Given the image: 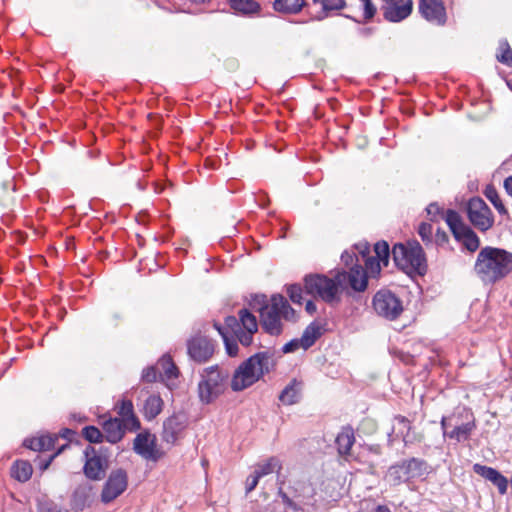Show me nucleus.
Segmentation results:
<instances>
[{"instance_id":"6e6552de","label":"nucleus","mask_w":512,"mask_h":512,"mask_svg":"<svg viewBox=\"0 0 512 512\" xmlns=\"http://www.w3.org/2000/svg\"><path fill=\"white\" fill-rule=\"evenodd\" d=\"M445 221L454 238L463 244L470 252H475L480 246V239L476 233L465 223L455 210L449 209L445 215Z\"/></svg>"},{"instance_id":"0eeeda50","label":"nucleus","mask_w":512,"mask_h":512,"mask_svg":"<svg viewBox=\"0 0 512 512\" xmlns=\"http://www.w3.org/2000/svg\"><path fill=\"white\" fill-rule=\"evenodd\" d=\"M428 464L425 460L412 457L390 466L387 478L393 485H400L410 479L420 478L427 473Z\"/></svg>"},{"instance_id":"473e14b6","label":"nucleus","mask_w":512,"mask_h":512,"mask_svg":"<svg viewBox=\"0 0 512 512\" xmlns=\"http://www.w3.org/2000/svg\"><path fill=\"white\" fill-rule=\"evenodd\" d=\"M496 59L498 62L512 67V49L507 39H501L496 51Z\"/></svg>"},{"instance_id":"423d86ee","label":"nucleus","mask_w":512,"mask_h":512,"mask_svg":"<svg viewBox=\"0 0 512 512\" xmlns=\"http://www.w3.org/2000/svg\"><path fill=\"white\" fill-rule=\"evenodd\" d=\"M197 391L199 401L204 405L213 403L227 388L229 374L218 365L203 368L199 372Z\"/></svg>"},{"instance_id":"f8f14e48","label":"nucleus","mask_w":512,"mask_h":512,"mask_svg":"<svg viewBox=\"0 0 512 512\" xmlns=\"http://www.w3.org/2000/svg\"><path fill=\"white\" fill-rule=\"evenodd\" d=\"M467 216L471 224L482 232L489 230L494 223L491 209L480 197H473L468 201Z\"/></svg>"},{"instance_id":"4d7b16f0","label":"nucleus","mask_w":512,"mask_h":512,"mask_svg":"<svg viewBox=\"0 0 512 512\" xmlns=\"http://www.w3.org/2000/svg\"><path fill=\"white\" fill-rule=\"evenodd\" d=\"M427 214L431 216V220H434L435 217L440 214L441 208L437 203H431L426 208Z\"/></svg>"},{"instance_id":"0e129e2a","label":"nucleus","mask_w":512,"mask_h":512,"mask_svg":"<svg viewBox=\"0 0 512 512\" xmlns=\"http://www.w3.org/2000/svg\"><path fill=\"white\" fill-rule=\"evenodd\" d=\"M404 0H385V2L387 4H400L402 3Z\"/></svg>"},{"instance_id":"c9c22d12","label":"nucleus","mask_w":512,"mask_h":512,"mask_svg":"<svg viewBox=\"0 0 512 512\" xmlns=\"http://www.w3.org/2000/svg\"><path fill=\"white\" fill-rule=\"evenodd\" d=\"M158 365L162 369V371L160 372V376H164L167 379H173L178 377V368L170 356H163L160 359Z\"/></svg>"},{"instance_id":"a19ab883","label":"nucleus","mask_w":512,"mask_h":512,"mask_svg":"<svg viewBox=\"0 0 512 512\" xmlns=\"http://www.w3.org/2000/svg\"><path fill=\"white\" fill-rule=\"evenodd\" d=\"M418 234L426 244L432 243L433 227L431 224L423 222L419 225Z\"/></svg>"},{"instance_id":"a878e982","label":"nucleus","mask_w":512,"mask_h":512,"mask_svg":"<svg viewBox=\"0 0 512 512\" xmlns=\"http://www.w3.org/2000/svg\"><path fill=\"white\" fill-rule=\"evenodd\" d=\"M32 473V465L28 461L17 460L11 467V476L19 482L28 481Z\"/></svg>"},{"instance_id":"c03bdc74","label":"nucleus","mask_w":512,"mask_h":512,"mask_svg":"<svg viewBox=\"0 0 512 512\" xmlns=\"http://www.w3.org/2000/svg\"><path fill=\"white\" fill-rule=\"evenodd\" d=\"M341 261L346 267H349V271L356 265H360L357 255L353 252L344 251L341 255Z\"/></svg>"},{"instance_id":"052dcab7","label":"nucleus","mask_w":512,"mask_h":512,"mask_svg":"<svg viewBox=\"0 0 512 512\" xmlns=\"http://www.w3.org/2000/svg\"><path fill=\"white\" fill-rule=\"evenodd\" d=\"M305 310L308 314L313 315L317 311V307L312 300H308L305 305Z\"/></svg>"},{"instance_id":"6e6d98bb","label":"nucleus","mask_w":512,"mask_h":512,"mask_svg":"<svg viewBox=\"0 0 512 512\" xmlns=\"http://www.w3.org/2000/svg\"><path fill=\"white\" fill-rule=\"evenodd\" d=\"M42 440H43L42 441V444H43L42 451H49L54 448L57 438L47 435V436H42Z\"/></svg>"},{"instance_id":"f257e3e1","label":"nucleus","mask_w":512,"mask_h":512,"mask_svg":"<svg viewBox=\"0 0 512 512\" xmlns=\"http://www.w3.org/2000/svg\"><path fill=\"white\" fill-rule=\"evenodd\" d=\"M355 276H359V272L355 271L351 275L347 271H337L333 277L326 275H307L304 278V286L307 294L321 298L330 305L339 304L341 301V293L347 287L354 292H364L366 290L365 280L357 281Z\"/></svg>"},{"instance_id":"1a4fd4ad","label":"nucleus","mask_w":512,"mask_h":512,"mask_svg":"<svg viewBox=\"0 0 512 512\" xmlns=\"http://www.w3.org/2000/svg\"><path fill=\"white\" fill-rule=\"evenodd\" d=\"M85 463L83 472L85 476L93 481H98L104 478L108 468V449L88 445L84 451Z\"/></svg>"},{"instance_id":"864d4df0","label":"nucleus","mask_w":512,"mask_h":512,"mask_svg":"<svg viewBox=\"0 0 512 512\" xmlns=\"http://www.w3.org/2000/svg\"><path fill=\"white\" fill-rule=\"evenodd\" d=\"M448 241H449L448 234L444 230L438 228L436 233H435V243H436V245L443 246L444 244L448 243Z\"/></svg>"},{"instance_id":"b1692460","label":"nucleus","mask_w":512,"mask_h":512,"mask_svg":"<svg viewBox=\"0 0 512 512\" xmlns=\"http://www.w3.org/2000/svg\"><path fill=\"white\" fill-rule=\"evenodd\" d=\"M355 443L354 431L351 427H344L337 435L335 444L339 455L347 457L350 455L351 448Z\"/></svg>"},{"instance_id":"c85d7f7f","label":"nucleus","mask_w":512,"mask_h":512,"mask_svg":"<svg viewBox=\"0 0 512 512\" xmlns=\"http://www.w3.org/2000/svg\"><path fill=\"white\" fill-rule=\"evenodd\" d=\"M304 3V0H275L273 8L280 13L296 14L302 9Z\"/></svg>"},{"instance_id":"3c124183","label":"nucleus","mask_w":512,"mask_h":512,"mask_svg":"<svg viewBox=\"0 0 512 512\" xmlns=\"http://www.w3.org/2000/svg\"><path fill=\"white\" fill-rule=\"evenodd\" d=\"M259 480H260V478L258 477V475L255 472L247 477L246 487H245L246 494H249L251 491H253L257 487Z\"/></svg>"},{"instance_id":"338daca9","label":"nucleus","mask_w":512,"mask_h":512,"mask_svg":"<svg viewBox=\"0 0 512 512\" xmlns=\"http://www.w3.org/2000/svg\"><path fill=\"white\" fill-rule=\"evenodd\" d=\"M508 86H509V88L512 90V81H511V82H508Z\"/></svg>"},{"instance_id":"5701e85b","label":"nucleus","mask_w":512,"mask_h":512,"mask_svg":"<svg viewBox=\"0 0 512 512\" xmlns=\"http://www.w3.org/2000/svg\"><path fill=\"white\" fill-rule=\"evenodd\" d=\"M104 439L111 444H116L124 437L122 421L118 418H110L103 423Z\"/></svg>"},{"instance_id":"39448f33","label":"nucleus","mask_w":512,"mask_h":512,"mask_svg":"<svg viewBox=\"0 0 512 512\" xmlns=\"http://www.w3.org/2000/svg\"><path fill=\"white\" fill-rule=\"evenodd\" d=\"M395 265L406 274H426L428 266L422 246L417 241L396 243L392 248Z\"/></svg>"},{"instance_id":"4468645a","label":"nucleus","mask_w":512,"mask_h":512,"mask_svg":"<svg viewBox=\"0 0 512 512\" xmlns=\"http://www.w3.org/2000/svg\"><path fill=\"white\" fill-rule=\"evenodd\" d=\"M127 485V472L122 468L113 470L103 486L101 501L105 504L112 502L126 490Z\"/></svg>"},{"instance_id":"4c0bfd02","label":"nucleus","mask_w":512,"mask_h":512,"mask_svg":"<svg viewBox=\"0 0 512 512\" xmlns=\"http://www.w3.org/2000/svg\"><path fill=\"white\" fill-rule=\"evenodd\" d=\"M484 194L500 214L507 213V210H506L504 204L502 203V201L499 197V194L494 186L487 185V187L485 188Z\"/></svg>"},{"instance_id":"a211bd4d","label":"nucleus","mask_w":512,"mask_h":512,"mask_svg":"<svg viewBox=\"0 0 512 512\" xmlns=\"http://www.w3.org/2000/svg\"><path fill=\"white\" fill-rule=\"evenodd\" d=\"M293 498L298 499V503L302 505V511L304 506H315L316 500V489L310 481L299 480L295 481L291 486Z\"/></svg>"},{"instance_id":"603ef678","label":"nucleus","mask_w":512,"mask_h":512,"mask_svg":"<svg viewBox=\"0 0 512 512\" xmlns=\"http://www.w3.org/2000/svg\"><path fill=\"white\" fill-rule=\"evenodd\" d=\"M225 325L226 329L230 328L233 333L235 334V331H239L241 329L240 322L235 316H227L225 318Z\"/></svg>"},{"instance_id":"ddd939ff","label":"nucleus","mask_w":512,"mask_h":512,"mask_svg":"<svg viewBox=\"0 0 512 512\" xmlns=\"http://www.w3.org/2000/svg\"><path fill=\"white\" fill-rule=\"evenodd\" d=\"M133 450L146 461L157 462L163 457V452L157 447L156 436L148 430L136 435Z\"/></svg>"},{"instance_id":"13d9d810","label":"nucleus","mask_w":512,"mask_h":512,"mask_svg":"<svg viewBox=\"0 0 512 512\" xmlns=\"http://www.w3.org/2000/svg\"><path fill=\"white\" fill-rule=\"evenodd\" d=\"M455 419V416L451 417H442L441 419V428L443 430V435L448 437L449 431L448 427L451 426V422Z\"/></svg>"},{"instance_id":"7c9ffc66","label":"nucleus","mask_w":512,"mask_h":512,"mask_svg":"<svg viewBox=\"0 0 512 512\" xmlns=\"http://www.w3.org/2000/svg\"><path fill=\"white\" fill-rule=\"evenodd\" d=\"M315 5H319L322 9L323 16L319 19L329 16L331 13L342 10L346 6L345 0H312Z\"/></svg>"},{"instance_id":"49530a36","label":"nucleus","mask_w":512,"mask_h":512,"mask_svg":"<svg viewBox=\"0 0 512 512\" xmlns=\"http://www.w3.org/2000/svg\"><path fill=\"white\" fill-rule=\"evenodd\" d=\"M158 374L160 375L158 368L153 366L147 367L142 372V380L147 383L155 382L157 380Z\"/></svg>"},{"instance_id":"680f3d73","label":"nucleus","mask_w":512,"mask_h":512,"mask_svg":"<svg viewBox=\"0 0 512 512\" xmlns=\"http://www.w3.org/2000/svg\"><path fill=\"white\" fill-rule=\"evenodd\" d=\"M504 188L506 192L512 196V175L507 177L504 181Z\"/></svg>"},{"instance_id":"09e8293b","label":"nucleus","mask_w":512,"mask_h":512,"mask_svg":"<svg viewBox=\"0 0 512 512\" xmlns=\"http://www.w3.org/2000/svg\"><path fill=\"white\" fill-rule=\"evenodd\" d=\"M42 436L36 437V438H30L26 439L23 443V445L26 448H29L33 451H42L43 450V444H42Z\"/></svg>"},{"instance_id":"9b49d317","label":"nucleus","mask_w":512,"mask_h":512,"mask_svg":"<svg viewBox=\"0 0 512 512\" xmlns=\"http://www.w3.org/2000/svg\"><path fill=\"white\" fill-rule=\"evenodd\" d=\"M186 346L189 358L195 363L204 364L215 354L217 342L198 333L187 340Z\"/></svg>"},{"instance_id":"f704fd0d","label":"nucleus","mask_w":512,"mask_h":512,"mask_svg":"<svg viewBox=\"0 0 512 512\" xmlns=\"http://www.w3.org/2000/svg\"><path fill=\"white\" fill-rule=\"evenodd\" d=\"M239 322L244 331L257 332L258 323L256 317L247 309L239 311Z\"/></svg>"},{"instance_id":"bb28decb","label":"nucleus","mask_w":512,"mask_h":512,"mask_svg":"<svg viewBox=\"0 0 512 512\" xmlns=\"http://www.w3.org/2000/svg\"><path fill=\"white\" fill-rule=\"evenodd\" d=\"M163 400L159 395H150L143 407L144 416L148 420L156 418L162 411Z\"/></svg>"},{"instance_id":"20e7f679","label":"nucleus","mask_w":512,"mask_h":512,"mask_svg":"<svg viewBox=\"0 0 512 512\" xmlns=\"http://www.w3.org/2000/svg\"><path fill=\"white\" fill-rule=\"evenodd\" d=\"M273 367V357L269 352H258L250 356L234 371L231 389L234 392H240L251 387L265 374H268Z\"/></svg>"},{"instance_id":"7ed1b4c3","label":"nucleus","mask_w":512,"mask_h":512,"mask_svg":"<svg viewBox=\"0 0 512 512\" xmlns=\"http://www.w3.org/2000/svg\"><path fill=\"white\" fill-rule=\"evenodd\" d=\"M474 271L485 284H494L512 271V253L505 249L483 247L475 261Z\"/></svg>"},{"instance_id":"aec40b11","label":"nucleus","mask_w":512,"mask_h":512,"mask_svg":"<svg viewBox=\"0 0 512 512\" xmlns=\"http://www.w3.org/2000/svg\"><path fill=\"white\" fill-rule=\"evenodd\" d=\"M468 416L470 417L469 420H467L465 423H458L455 422V425L451 431H449L448 437L450 439L456 440L457 442H464L467 441L473 430L476 428V423L473 415L471 413H466V418L468 419Z\"/></svg>"},{"instance_id":"412c9836","label":"nucleus","mask_w":512,"mask_h":512,"mask_svg":"<svg viewBox=\"0 0 512 512\" xmlns=\"http://www.w3.org/2000/svg\"><path fill=\"white\" fill-rule=\"evenodd\" d=\"M303 382L292 379L290 383L282 390L279 395V400L284 405H293L298 403L302 397Z\"/></svg>"},{"instance_id":"69168bd1","label":"nucleus","mask_w":512,"mask_h":512,"mask_svg":"<svg viewBox=\"0 0 512 512\" xmlns=\"http://www.w3.org/2000/svg\"><path fill=\"white\" fill-rule=\"evenodd\" d=\"M50 461H51V460L47 461V462L43 465V469H46V468L48 467V465L50 464Z\"/></svg>"},{"instance_id":"37998d69","label":"nucleus","mask_w":512,"mask_h":512,"mask_svg":"<svg viewBox=\"0 0 512 512\" xmlns=\"http://www.w3.org/2000/svg\"><path fill=\"white\" fill-rule=\"evenodd\" d=\"M287 293L290 300L295 304L302 303V288L298 284H292L288 286Z\"/></svg>"},{"instance_id":"dca6fc26","label":"nucleus","mask_w":512,"mask_h":512,"mask_svg":"<svg viewBox=\"0 0 512 512\" xmlns=\"http://www.w3.org/2000/svg\"><path fill=\"white\" fill-rule=\"evenodd\" d=\"M420 15L428 22L442 26L447 22V12L442 0H419Z\"/></svg>"},{"instance_id":"393cba45","label":"nucleus","mask_w":512,"mask_h":512,"mask_svg":"<svg viewBox=\"0 0 512 512\" xmlns=\"http://www.w3.org/2000/svg\"><path fill=\"white\" fill-rule=\"evenodd\" d=\"M322 335V327L316 321L310 323L299 338V343L304 350L312 347Z\"/></svg>"},{"instance_id":"2f4dec72","label":"nucleus","mask_w":512,"mask_h":512,"mask_svg":"<svg viewBox=\"0 0 512 512\" xmlns=\"http://www.w3.org/2000/svg\"><path fill=\"white\" fill-rule=\"evenodd\" d=\"M393 421V428L397 430V435L402 437L405 445L411 442L412 440L409 438V433L412 428L410 421L402 415H396Z\"/></svg>"},{"instance_id":"bf43d9fd","label":"nucleus","mask_w":512,"mask_h":512,"mask_svg":"<svg viewBox=\"0 0 512 512\" xmlns=\"http://www.w3.org/2000/svg\"><path fill=\"white\" fill-rule=\"evenodd\" d=\"M75 431H73L72 429H69V428H65L61 431L60 435L62 438H65L69 441L72 440L73 436L75 435Z\"/></svg>"},{"instance_id":"cd10ccee","label":"nucleus","mask_w":512,"mask_h":512,"mask_svg":"<svg viewBox=\"0 0 512 512\" xmlns=\"http://www.w3.org/2000/svg\"><path fill=\"white\" fill-rule=\"evenodd\" d=\"M281 469V461L277 457H270L265 462L257 464L254 472L261 479L262 477L272 474L274 472L277 473V475H279Z\"/></svg>"},{"instance_id":"79ce46f5","label":"nucleus","mask_w":512,"mask_h":512,"mask_svg":"<svg viewBox=\"0 0 512 512\" xmlns=\"http://www.w3.org/2000/svg\"><path fill=\"white\" fill-rule=\"evenodd\" d=\"M122 421L123 429L129 431H137L140 429L141 424L139 419L135 414H132L124 419H120Z\"/></svg>"},{"instance_id":"e433bc0d","label":"nucleus","mask_w":512,"mask_h":512,"mask_svg":"<svg viewBox=\"0 0 512 512\" xmlns=\"http://www.w3.org/2000/svg\"><path fill=\"white\" fill-rule=\"evenodd\" d=\"M374 252L377 260L381 261L384 267L389 264L390 252L389 244L386 241H379L374 245Z\"/></svg>"},{"instance_id":"e2e57ef3","label":"nucleus","mask_w":512,"mask_h":512,"mask_svg":"<svg viewBox=\"0 0 512 512\" xmlns=\"http://www.w3.org/2000/svg\"><path fill=\"white\" fill-rule=\"evenodd\" d=\"M374 512H391V510L385 505H378Z\"/></svg>"},{"instance_id":"a18cd8bd","label":"nucleus","mask_w":512,"mask_h":512,"mask_svg":"<svg viewBox=\"0 0 512 512\" xmlns=\"http://www.w3.org/2000/svg\"><path fill=\"white\" fill-rule=\"evenodd\" d=\"M254 333L255 332L240 329L239 331H235V336L237 337V341H239L243 346L248 347L253 342Z\"/></svg>"},{"instance_id":"de8ad7c7","label":"nucleus","mask_w":512,"mask_h":512,"mask_svg":"<svg viewBox=\"0 0 512 512\" xmlns=\"http://www.w3.org/2000/svg\"><path fill=\"white\" fill-rule=\"evenodd\" d=\"M363 6L365 20H370L376 13V7L371 0H360Z\"/></svg>"},{"instance_id":"5fc2aeb1","label":"nucleus","mask_w":512,"mask_h":512,"mask_svg":"<svg viewBox=\"0 0 512 512\" xmlns=\"http://www.w3.org/2000/svg\"><path fill=\"white\" fill-rule=\"evenodd\" d=\"M302 348V345H300L299 343V338H296V339H292L291 341H289L288 343H286L283 347H282V351L284 353H291V352H294L296 351L298 348Z\"/></svg>"},{"instance_id":"c756f323","label":"nucleus","mask_w":512,"mask_h":512,"mask_svg":"<svg viewBox=\"0 0 512 512\" xmlns=\"http://www.w3.org/2000/svg\"><path fill=\"white\" fill-rule=\"evenodd\" d=\"M213 326L221 335L227 354L231 357L236 356L238 354V341L233 337H230L229 331H227L226 328H223L220 324L214 323Z\"/></svg>"},{"instance_id":"6ab92c4d","label":"nucleus","mask_w":512,"mask_h":512,"mask_svg":"<svg viewBox=\"0 0 512 512\" xmlns=\"http://www.w3.org/2000/svg\"><path fill=\"white\" fill-rule=\"evenodd\" d=\"M473 471L495 485L499 494L504 495L507 493L508 479L495 468L476 463L473 465Z\"/></svg>"},{"instance_id":"58836bf2","label":"nucleus","mask_w":512,"mask_h":512,"mask_svg":"<svg viewBox=\"0 0 512 512\" xmlns=\"http://www.w3.org/2000/svg\"><path fill=\"white\" fill-rule=\"evenodd\" d=\"M277 483L279 485L277 494L282 499V502L286 507L293 510L294 512H302V505L289 497L288 494L283 490L284 480L278 478Z\"/></svg>"},{"instance_id":"f03ea898","label":"nucleus","mask_w":512,"mask_h":512,"mask_svg":"<svg viewBox=\"0 0 512 512\" xmlns=\"http://www.w3.org/2000/svg\"><path fill=\"white\" fill-rule=\"evenodd\" d=\"M253 301V308L260 312L262 329L271 336L282 334L284 330L282 319L290 322L297 321L296 311L281 294L272 295L270 303H267L265 295H255Z\"/></svg>"},{"instance_id":"8fccbe9b","label":"nucleus","mask_w":512,"mask_h":512,"mask_svg":"<svg viewBox=\"0 0 512 512\" xmlns=\"http://www.w3.org/2000/svg\"><path fill=\"white\" fill-rule=\"evenodd\" d=\"M118 414L121 416L122 419L134 414L132 402L129 400L122 401Z\"/></svg>"},{"instance_id":"ea45409f","label":"nucleus","mask_w":512,"mask_h":512,"mask_svg":"<svg viewBox=\"0 0 512 512\" xmlns=\"http://www.w3.org/2000/svg\"><path fill=\"white\" fill-rule=\"evenodd\" d=\"M82 436L87 440L89 443H102L104 440V434L100 431L96 426L89 425L85 426L82 429Z\"/></svg>"},{"instance_id":"2eb2a0df","label":"nucleus","mask_w":512,"mask_h":512,"mask_svg":"<svg viewBox=\"0 0 512 512\" xmlns=\"http://www.w3.org/2000/svg\"><path fill=\"white\" fill-rule=\"evenodd\" d=\"M383 264L381 261L377 260L372 256H368L365 259V267L361 264L354 266L350 271L347 272L348 275H351L355 271L359 272V276H355L357 281L365 280L366 289L368 287H376L378 279L380 278Z\"/></svg>"},{"instance_id":"4be33fe9","label":"nucleus","mask_w":512,"mask_h":512,"mask_svg":"<svg viewBox=\"0 0 512 512\" xmlns=\"http://www.w3.org/2000/svg\"><path fill=\"white\" fill-rule=\"evenodd\" d=\"M412 8V0H407L402 5L389 4L384 10V18L390 22H400L411 14Z\"/></svg>"},{"instance_id":"f3484780","label":"nucleus","mask_w":512,"mask_h":512,"mask_svg":"<svg viewBox=\"0 0 512 512\" xmlns=\"http://www.w3.org/2000/svg\"><path fill=\"white\" fill-rule=\"evenodd\" d=\"M188 425V417L184 412H177L163 422L162 439L168 444H175Z\"/></svg>"},{"instance_id":"9d476101","label":"nucleus","mask_w":512,"mask_h":512,"mask_svg":"<svg viewBox=\"0 0 512 512\" xmlns=\"http://www.w3.org/2000/svg\"><path fill=\"white\" fill-rule=\"evenodd\" d=\"M376 314L387 320H396L403 312L402 301L390 290L380 289L372 299Z\"/></svg>"},{"instance_id":"72a5a7b5","label":"nucleus","mask_w":512,"mask_h":512,"mask_svg":"<svg viewBox=\"0 0 512 512\" xmlns=\"http://www.w3.org/2000/svg\"><path fill=\"white\" fill-rule=\"evenodd\" d=\"M231 8L243 14H253L259 11L260 5L255 0H229Z\"/></svg>"}]
</instances>
